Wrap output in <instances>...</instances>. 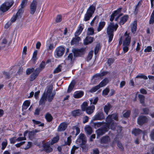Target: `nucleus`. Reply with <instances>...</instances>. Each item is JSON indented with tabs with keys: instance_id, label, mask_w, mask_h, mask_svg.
Segmentation results:
<instances>
[{
	"instance_id": "09e8293b",
	"label": "nucleus",
	"mask_w": 154,
	"mask_h": 154,
	"mask_svg": "<svg viewBox=\"0 0 154 154\" xmlns=\"http://www.w3.org/2000/svg\"><path fill=\"white\" fill-rule=\"evenodd\" d=\"M62 66L60 65H59L54 70L53 73H57L61 71Z\"/></svg>"
},
{
	"instance_id": "9d476101",
	"label": "nucleus",
	"mask_w": 154,
	"mask_h": 154,
	"mask_svg": "<svg viewBox=\"0 0 154 154\" xmlns=\"http://www.w3.org/2000/svg\"><path fill=\"white\" fill-rule=\"evenodd\" d=\"M124 39L123 41V45H129L131 40V37L126 31L124 35Z\"/></svg>"
},
{
	"instance_id": "bf43d9fd",
	"label": "nucleus",
	"mask_w": 154,
	"mask_h": 154,
	"mask_svg": "<svg viewBox=\"0 0 154 154\" xmlns=\"http://www.w3.org/2000/svg\"><path fill=\"white\" fill-rule=\"evenodd\" d=\"M38 51L37 50H35L33 54L32 60L34 61H35L36 59V57L37 55Z\"/></svg>"
},
{
	"instance_id": "b1692460",
	"label": "nucleus",
	"mask_w": 154,
	"mask_h": 154,
	"mask_svg": "<svg viewBox=\"0 0 154 154\" xmlns=\"http://www.w3.org/2000/svg\"><path fill=\"white\" fill-rule=\"evenodd\" d=\"M71 113L73 116L76 117L81 115L82 112L81 110L78 109L72 111Z\"/></svg>"
},
{
	"instance_id": "37998d69",
	"label": "nucleus",
	"mask_w": 154,
	"mask_h": 154,
	"mask_svg": "<svg viewBox=\"0 0 154 154\" xmlns=\"http://www.w3.org/2000/svg\"><path fill=\"white\" fill-rule=\"evenodd\" d=\"M32 121L35 124L38 125V126L43 127L44 126V124L43 123H41V122L39 121H36L34 119H33Z\"/></svg>"
},
{
	"instance_id": "774afa93",
	"label": "nucleus",
	"mask_w": 154,
	"mask_h": 154,
	"mask_svg": "<svg viewBox=\"0 0 154 154\" xmlns=\"http://www.w3.org/2000/svg\"><path fill=\"white\" fill-rule=\"evenodd\" d=\"M89 118L88 117L86 116L83 117V122L84 123L87 122L88 121Z\"/></svg>"
},
{
	"instance_id": "a211bd4d",
	"label": "nucleus",
	"mask_w": 154,
	"mask_h": 154,
	"mask_svg": "<svg viewBox=\"0 0 154 154\" xmlns=\"http://www.w3.org/2000/svg\"><path fill=\"white\" fill-rule=\"evenodd\" d=\"M43 147L44 150L47 153H50L53 151L52 148L50 146V144L48 143L44 144Z\"/></svg>"
},
{
	"instance_id": "e433bc0d",
	"label": "nucleus",
	"mask_w": 154,
	"mask_h": 154,
	"mask_svg": "<svg viewBox=\"0 0 154 154\" xmlns=\"http://www.w3.org/2000/svg\"><path fill=\"white\" fill-rule=\"evenodd\" d=\"M45 118L48 122L51 121L53 119V117L49 113H47L45 115Z\"/></svg>"
},
{
	"instance_id": "4be33fe9",
	"label": "nucleus",
	"mask_w": 154,
	"mask_h": 154,
	"mask_svg": "<svg viewBox=\"0 0 154 154\" xmlns=\"http://www.w3.org/2000/svg\"><path fill=\"white\" fill-rule=\"evenodd\" d=\"M75 83L76 82L74 80H73L72 81L68 87L67 91V93H70L72 90L75 86Z\"/></svg>"
},
{
	"instance_id": "69168bd1",
	"label": "nucleus",
	"mask_w": 154,
	"mask_h": 154,
	"mask_svg": "<svg viewBox=\"0 0 154 154\" xmlns=\"http://www.w3.org/2000/svg\"><path fill=\"white\" fill-rule=\"evenodd\" d=\"M152 48L150 46H148L146 49H145L144 51L145 52H149L152 51Z\"/></svg>"
},
{
	"instance_id": "9b49d317",
	"label": "nucleus",
	"mask_w": 154,
	"mask_h": 154,
	"mask_svg": "<svg viewBox=\"0 0 154 154\" xmlns=\"http://www.w3.org/2000/svg\"><path fill=\"white\" fill-rule=\"evenodd\" d=\"M65 48L63 46H60L57 47L55 50V53L58 57H60L63 55L64 52Z\"/></svg>"
},
{
	"instance_id": "f8f14e48",
	"label": "nucleus",
	"mask_w": 154,
	"mask_h": 154,
	"mask_svg": "<svg viewBox=\"0 0 154 154\" xmlns=\"http://www.w3.org/2000/svg\"><path fill=\"white\" fill-rule=\"evenodd\" d=\"M41 71L40 68H37L31 74L30 76V80L33 81L37 77L39 72Z\"/></svg>"
},
{
	"instance_id": "a878e982",
	"label": "nucleus",
	"mask_w": 154,
	"mask_h": 154,
	"mask_svg": "<svg viewBox=\"0 0 154 154\" xmlns=\"http://www.w3.org/2000/svg\"><path fill=\"white\" fill-rule=\"evenodd\" d=\"M94 39V38L91 37H87L84 40V44L87 45L92 43Z\"/></svg>"
},
{
	"instance_id": "1a4fd4ad",
	"label": "nucleus",
	"mask_w": 154,
	"mask_h": 154,
	"mask_svg": "<svg viewBox=\"0 0 154 154\" xmlns=\"http://www.w3.org/2000/svg\"><path fill=\"white\" fill-rule=\"evenodd\" d=\"M85 51V48H82L80 49H75L72 50L75 57L81 56L84 54Z\"/></svg>"
},
{
	"instance_id": "6e6552de",
	"label": "nucleus",
	"mask_w": 154,
	"mask_h": 154,
	"mask_svg": "<svg viewBox=\"0 0 154 154\" xmlns=\"http://www.w3.org/2000/svg\"><path fill=\"white\" fill-rule=\"evenodd\" d=\"M77 143L80 145H85L86 142V137L84 134H81L76 140Z\"/></svg>"
},
{
	"instance_id": "ddd939ff",
	"label": "nucleus",
	"mask_w": 154,
	"mask_h": 154,
	"mask_svg": "<svg viewBox=\"0 0 154 154\" xmlns=\"http://www.w3.org/2000/svg\"><path fill=\"white\" fill-rule=\"evenodd\" d=\"M37 5V3L35 0H33L32 2L30 5V13L31 14H34L36 10Z\"/></svg>"
},
{
	"instance_id": "aec40b11",
	"label": "nucleus",
	"mask_w": 154,
	"mask_h": 154,
	"mask_svg": "<svg viewBox=\"0 0 154 154\" xmlns=\"http://www.w3.org/2000/svg\"><path fill=\"white\" fill-rule=\"evenodd\" d=\"M84 94V92L81 91L75 92L73 94V97L76 99L82 97Z\"/></svg>"
},
{
	"instance_id": "7ed1b4c3",
	"label": "nucleus",
	"mask_w": 154,
	"mask_h": 154,
	"mask_svg": "<svg viewBox=\"0 0 154 154\" xmlns=\"http://www.w3.org/2000/svg\"><path fill=\"white\" fill-rule=\"evenodd\" d=\"M112 118L116 120H118L117 115L114 114L111 115H109L106 118V123L110 126V129L113 130L115 128L116 124L114 123V121L112 119Z\"/></svg>"
},
{
	"instance_id": "393cba45",
	"label": "nucleus",
	"mask_w": 154,
	"mask_h": 154,
	"mask_svg": "<svg viewBox=\"0 0 154 154\" xmlns=\"http://www.w3.org/2000/svg\"><path fill=\"white\" fill-rule=\"evenodd\" d=\"M112 106L109 103H108L104 107V110L106 115H108L109 110L112 108Z\"/></svg>"
},
{
	"instance_id": "603ef678",
	"label": "nucleus",
	"mask_w": 154,
	"mask_h": 154,
	"mask_svg": "<svg viewBox=\"0 0 154 154\" xmlns=\"http://www.w3.org/2000/svg\"><path fill=\"white\" fill-rule=\"evenodd\" d=\"M72 128L74 130H76V133L75 134L76 136L80 132V130L79 128L78 127L76 126H74Z\"/></svg>"
},
{
	"instance_id": "5fc2aeb1",
	"label": "nucleus",
	"mask_w": 154,
	"mask_h": 154,
	"mask_svg": "<svg viewBox=\"0 0 154 154\" xmlns=\"http://www.w3.org/2000/svg\"><path fill=\"white\" fill-rule=\"evenodd\" d=\"M34 69L33 68H28L26 70V74L27 75H29L32 72L34 71Z\"/></svg>"
},
{
	"instance_id": "473e14b6",
	"label": "nucleus",
	"mask_w": 154,
	"mask_h": 154,
	"mask_svg": "<svg viewBox=\"0 0 154 154\" xmlns=\"http://www.w3.org/2000/svg\"><path fill=\"white\" fill-rule=\"evenodd\" d=\"M27 133H28V136L30 138L32 136H33L35 135V134L33 131H25L23 134V135L24 137H26V135Z\"/></svg>"
},
{
	"instance_id": "8fccbe9b",
	"label": "nucleus",
	"mask_w": 154,
	"mask_h": 154,
	"mask_svg": "<svg viewBox=\"0 0 154 154\" xmlns=\"http://www.w3.org/2000/svg\"><path fill=\"white\" fill-rule=\"evenodd\" d=\"M28 0H23L22 3L20 5L21 8L23 10V8L26 5L27 3Z\"/></svg>"
},
{
	"instance_id": "de8ad7c7",
	"label": "nucleus",
	"mask_w": 154,
	"mask_h": 154,
	"mask_svg": "<svg viewBox=\"0 0 154 154\" xmlns=\"http://www.w3.org/2000/svg\"><path fill=\"white\" fill-rule=\"evenodd\" d=\"M136 78L143 79L145 80H146L148 79V78L147 76L144 75L142 74H140L139 75H138L136 77Z\"/></svg>"
},
{
	"instance_id": "c03bdc74",
	"label": "nucleus",
	"mask_w": 154,
	"mask_h": 154,
	"mask_svg": "<svg viewBox=\"0 0 154 154\" xmlns=\"http://www.w3.org/2000/svg\"><path fill=\"white\" fill-rule=\"evenodd\" d=\"M105 123L103 122H97L93 123V124L95 128H99Z\"/></svg>"
},
{
	"instance_id": "423d86ee",
	"label": "nucleus",
	"mask_w": 154,
	"mask_h": 154,
	"mask_svg": "<svg viewBox=\"0 0 154 154\" xmlns=\"http://www.w3.org/2000/svg\"><path fill=\"white\" fill-rule=\"evenodd\" d=\"M13 1L3 3L0 7V10L2 12H5L7 11L13 5Z\"/></svg>"
},
{
	"instance_id": "c9c22d12",
	"label": "nucleus",
	"mask_w": 154,
	"mask_h": 154,
	"mask_svg": "<svg viewBox=\"0 0 154 154\" xmlns=\"http://www.w3.org/2000/svg\"><path fill=\"white\" fill-rule=\"evenodd\" d=\"M138 98L139 99L141 103L143 106H145L144 103V96L141 94H139L138 96Z\"/></svg>"
},
{
	"instance_id": "7c9ffc66",
	"label": "nucleus",
	"mask_w": 154,
	"mask_h": 154,
	"mask_svg": "<svg viewBox=\"0 0 154 154\" xmlns=\"http://www.w3.org/2000/svg\"><path fill=\"white\" fill-rule=\"evenodd\" d=\"M137 27V22L136 21H134L132 23V25L131 27V31L133 33H135Z\"/></svg>"
},
{
	"instance_id": "6e6d98bb",
	"label": "nucleus",
	"mask_w": 154,
	"mask_h": 154,
	"mask_svg": "<svg viewBox=\"0 0 154 154\" xmlns=\"http://www.w3.org/2000/svg\"><path fill=\"white\" fill-rule=\"evenodd\" d=\"M62 20V17L60 15H58L56 19V21L57 23H59Z\"/></svg>"
},
{
	"instance_id": "4c0bfd02",
	"label": "nucleus",
	"mask_w": 154,
	"mask_h": 154,
	"mask_svg": "<svg viewBox=\"0 0 154 154\" xmlns=\"http://www.w3.org/2000/svg\"><path fill=\"white\" fill-rule=\"evenodd\" d=\"M122 10V8H120L118 9L117 10L115 11H114V13L116 15H117V17L116 18L115 20L117 21L118 20L119 18V17L120 16V15L119 14V13L120 12L121 10Z\"/></svg>"
},
{
	"instance_id": "e2e57ef3",
	"label": "nucleus",
	"mask_w": 154,
	"mask_h": 154,
	"mask_svg": "<svg viewBox=\"0 0 154 154\" xmlns=\"http://www.w3.org/2000/svg\"><path fill=\"white\" fill-rule=\"evenodd\" d=\"M114 61V59L113 58H109L108 60L107 63L109 66H110L112 64Z\"/></svg>"
},
{
	"instance_id": "dca6fc26",
	"label": "nucleus",
	"mask_w": 154,
	"mask_h": 154,
	"mask_svg": "<svg viewBox=\"0 0 154 154\" xmlns=\"http://www.w3.org/2000/svg\"><path fill=\"white\" fill-rule=\"evenodd\" d=\"M148 120V119L146 116H140L138 118L137 123L139 125H141L144 123L147 122Z\"/></svg>"
},
{
	"instance_id": "f03ea898",
	"label": "nucleus",
	"mask_w": 154,
	"mask_h": 154,
	"mask_svg": "<svg viewBox=\"0 0 154 154\" xmlns=\"http://www.w3.org/2000/svg\"><path fill=\"white\" fill-rule=\"evenodd\" d=\"M118 27L117 24H114L112 23H109L107 29V34L108 36V42L110 43L112 40L113 35V32L117 30Z\"/></svg>"
},
{
	"instance_id": "f704fd0d",
	"label": "nucleus",
	"mask_w": 154,
	"mask_h": 154,
	"mask_svg": "<svg viewBox=\"0 0 154 154\" xmlns=\"http://www.w3.org/2000/svg\"><path fill=\"white\" fill-rule=\"evenodd\" d=\"M142 132V131L139 129H134L132 131V133L135 136H137Z\"/></svg>"
},
{
	"instance_id": "c85d7f7f",
	"label": "nucleus",
	"mask_w": 154,
	"mask_h": 154,
	"mask_svg": "<svg viewBox=\"0 0 154 154\" xmlns=\"http://www.w3.org/2000/svg\"><path fill=\"white\" fill-rule=\"evenodd\" d=\"M128 18V15H125L122 17L119 23L120 25H123L127 20Z\"/></svg>"
},
{
	"instance_id": "58836bf2",
	"label": "nucleus",
	"mask_w": 154,
	"mask_h": 154,
	"mask_svg": "<svg viewBox=\"0 0 154 154\" xmlns=\"http://www.w3.org/2000/svg\"><path fill=\"white\" fill-rule=\"evenodd\" d=\"M47 50L48 51H51L55 47V46L53 44H47L46 45Z\"/></svg>"
},
{
	"instance_id": "864d4df0",
	"label": "nucleus",
	"mask_w": 154,
	"mask_h": 154,
	"mask_svg": "<svg viewBox=\"0 0 154 154\" xmlns=\"http://www.w3.org/2000/svg\"><path fill=\"white\" fill-rule=\"evenodd\" d=\"M71 136H69L67 138V141L66 142H65V145H70L71 142Z\"/></svg>"
},
{
	"instance_id": "2eb2a0df",
	"label": "nucleus",
	"mask_w": 154,
	"mask_h": 154,
	"mask_svg": "<svg viewBox=\"0 0 154 154\" xmlns=\"http://www.w3.org/2000/svg\"><path fill=\"white\" fill-rule=\"evenodd\" d=\"M68 124L65 122L61 123L58 126L57 131H62L65 130L67 127Z\"/></svg>"
},
{
	"instance_id": "4d7b16f0",
	"label": "nucleus",
	"mask_w": 154,
	"mask_h": 154,
	"mask_svg": "<svg viewBox=\"0 0 154 154\" xmlns=\"http://www.w3.org/2000/svg\"><path fill=\"white\" fill-rule=\"evenodd\" d=\"M93 54V51H91L88 53V55L87 57L88 59L90 60L92 58Z\"/></svg>"
},
{
	"instance_id": "6ab92c4d",
	"label": "nucleus",
	"mask_w": 154,
	"mask_h": 154,
	"mask_svg": "<svg viewBox=\"0 0 154 154\" xmlns=\"http://www.w3.org/2000/svg\"><path fill=\"white\" fill-rule=\"evenodd\" d=\"M110 141L109 137L106 135L102 137L100 139V143H101L108 144Z\"/></svg>"
},
{
	"instance_id": "0eeeda50",
	"label": "nucleus",
	"mask_w": 154,
	"mask_h": 154,
	"mask_svg": "<svg viewBox=\"0 0 154 154\" xmlns=\"http://www.w3.org/2000/svg\"><path fill=\"white\" fill-rule=\"evenodd\" d=\"M23 12V11L22 9H20L16 14L14 15L11 19V23L14 22L16 20L20 19L21 17V15Z\"/></svg>"
},
{
	"instance_id": "a18cd8bd",
	"label": "nucleus",
	"mask_w": 154,
	"mask_h": 154,
	"mask_svg": "<svg viewBox=\"0 0 154 154\" xmlns=\"http://www.w3.org/2000/svg\"><path fill=\"white\" fill-rule=\"evenodd\" d=\"M154 23V9L151 15L150 16V18L149 20V23L150 24H152Z\"/></svg>"
},
{
	"instance_id": "680f3d73",
	"label": "nucleus",
	"mask_w": 154,
	"mask_h": 154,
	"mask_svg": "<svg viewBox=\"0 0 154 154\" xmlns=\"http://www.w3.org/2000/svg\"><path fill=\"white\" fill-rule=\"evenodd\" d=\"M45 65V62L43 61L40 64L39 67H38V68H40L41 69V71L42 69L44 68Z\"/></svg>"
},
{
	"instance_id": "4468645a",
	"label": "nucleus",
	"mask_w": 154,
	"mask_h": 154,
	"mask_svg": "<svg viewBox=\"0 0 154 154\" xmlns=\"http://www.w3.org/2000/svg\"><path fill=\"white\" fill-rule=\"evenodd\" d=\"M105 117L103 113L101 112L97 113L94 116L93 120H101L104 119Z\"/></svg>"
},
{
	"instance_id": "5701e85b",
	"label": "nucleus",
	"mask_w": 154,
	"mask_h": 154,
	"mask_svg": "<svg viewBox=\"0 0 154 154\" xmlns=\"http://www.w3.org/2000/svg\"><path fill=\"white\" fill-rule=\"evenodd\" d=\"M95 109V106L94 105H92L91 106H89L87 107L86 109V111L87 114H91L92 113Z\"/></svg>"
},
{
	"instance_id": "13d9d810",
	"label": "nucleus",
	"mask_w": 154,
	"mask_h": 154,
	"mask_svg": "<svg viewBox=\"0 0 154 154\" xmlns=\"http://www.w3.org/2000/svg\"><path fill=\"white\" fill-rule=\"evenodd\" d=\"M78 148V147L75 146H73L71 151V154H74L75 150Z\"/></svg>"
},
{
	"instance_id": "49530a36",
	"label": "nucleus",
	"mask_w": 154,
	"mask_h": 154,
	"mask_svg": "<svg viewBox=\"0 0 154 154\" xmlns=\"http://www.w3.org/2000/svg\"><path fill=\"white\" fill-rule=\"evenodd\" d=\"M88 103L86 102H84L81 105L82 109L83 111H85L86 109L87 108L88 106Z\"/></svg>"
},
{
	"instance_id": "bb28decb",
	"label": "nucleus",
	"mask_w": 154,
	"mask_h": 154,
	"mask_svg": "<svg viewBox=\"0 0 154 154\" xmlns=\"http://www.w3.org/2000/svg\"><path fill=\"white\" fill-rule=\"evenodd\" d=\"M108 73V72H103L97 74L95 75L94 76V79H95L97 78L100 77L101 78L104 76L106 75Z\"/></svg>"
},
{
	"instance_id": "72a5a7b5",
	"label": "nucleus",
	"mask_w": 154,
	"mask_h": 154,
	"mask_svg": "<svg viewBox=\"0 0 154 154\" xmlns=\"http://www.w3.org/2000/svg\"><path fill=\"white\" fill-rule=\"evenodd\" d=\"M30 104L29 100H26L24 102L23 104V109H26L30 105Z\"/></svg>"
},
{
	"instance_id": "39448f33",
	"label": "nucleus",
	"mask_w": 154,
	"mask_h": 154,
	"mask_svg": "<svg viewBox=\"0 0 154 154\" xmlns=\"http://www.w3.org/2000/svg\"><path fill=\"white\" fill-rule=\"evenodd\" d=\"M110 126L107 123L103 127L96 131V132L98 137H100L107 132Z\"/></svg>"
},
{
	"instance_id": "20e7f679",
	"label": "nucleus",
	"mask_w": 154,
	"mask_h": 154,
	"mask_svg": "<svg viewBox=\"0 0 154 154\" xmlns=\"http://www.w3.org/2000/svg\"><path fill=\"white\" fill-rule=\"evenodd\" d=\"M95 9V5H94L93 4L88 8L86 14L85 15L84 18V21H87L90 20L94 13Z\"/></svg>"
},
{
	"instance_id": "3c124183",
	"label": "nucleus",
	"mask_w": 154,
	"mask_h": 154,
	"mask_svg": "<svg viewBox=\"0 0 154 154\" xmlns=\"http://www.w3.org/2000/svg\"><path fill=\"white\" fill-rule=\"evenodd\" d=\"M98 100V98L96 97L94 98L91 99L90 100V101L91 104H95L97 102Z\"/></svg>"
},
{
	"instance_id": "412c9836",
	"label": "nucleus",
	"mask_w": 154,
	"mask_h": 154,
	"mask_svg": "<svg viewBox=\"0 0 154 154\" xmlns=\"http://www.w3.org/2000/svg\"><path fill=\"white\" fill-rule=\"evenodd\" d=\"M81 39L78 36H75L74 38H73L71 41L72 45H74L78 44Z\"/></svg>"
},
{
	"instance_id": "2f4dec72",
	"label": "nucleus",
	"mask_w": 154,
	"mask_h": 154,
	"mask_svg": "<svg viewBox=\"0 0 154 154\" xmlns=\"http://www.w3.org/2000/svg\"><path fill=\"white\" fill-rule=\"evenodd\" d=\"M85 131L87 134L90 135L93 132L92 128L89 126H86L85 128Z\"/></svg>"
},
{
	"instance_id": "c756f323",
	"label": "nucleus",
	"mask_w": 154,
	"mask_h": 154,
	"mask_svg": "<svg viewBox=\"0 0 154 154\" xmlns=\"http://www.w3.org/2000/svg\"><path fill=\"white\" fill-rule=\"evenodd\" d=\"M105 25V22L102 21L100 22L98 24V26L97 29V32H99L101 31L104 26Z\"/></svg>"
},
{
	"instance_id": "cd10ccee",
	"label": "nucleus",
	"mask_w": 154,
	"mask_h": 154,
	"mask_svg": "<svg viewBox=\"0 0 154 154\" xmlns=\"http://www.w3.org/2000/svg\"><path fill=\"white\" fill-rule=\"evenodd\" d=\"M109 82V80L108 78H105L99 84L100 87H104L106 86Z\"/></svg>"
},
{
	"instance_id": "052dcab7",
	"label": "nucleus",
	"mask_w": 154,
	"mask_h": 154,
	"mask_svg": "<svg viewBox=\"0 0 154 154\" xmlns=\"http://www.w3.org/2000/svg\"><path fill=\"white\" fill-rule=\"evenodd\" d=\"M109 90L108 88H106L104 89L103 91V94L105 95H107L109 92Z\"/></svg>"
},
{
	"instance_id": "f3484780",
	"label": "nucleus",
	"mask_w": 154,
	"mask_h": 154,
	"mask_svg": "<svg viewBox=\"0 0 154 154\" xmlns=\"http://www.w3.org/2000/svg\"><path fill=\"white\" fill-rule=\"evenodd\" d=\"M84 28V25L82 24H80L79 26L78 29L75 33V36H79L82 32Z\"/></svg>"
},
{
	"instance_id": "79ce46f5",
	"label": "nucleus",
	"mask_w": 154,
	"mask_h": 154,
	"mask_svg": "<svg viewBox=\"0 0 154 154\" xmlns=\"http://www.w3.org/2000/svg\"><path fill=\"white\" fill-rule=\"evenodd\" d=\"M94 33V30L92 27H90L88 28L87 34L89 35H92Z\"/></svg>"
},
{
	"instance_id": "0e129e2a",
	"label": "nucleus",
	"mask_w": 154,
	"mask_h": 154,
	"mask_svg": "<svg viewBox=\"0 0 154 154\" xmlns=\"http://www.w3.org/2000/svg\"><path fill=\"white\" fill-rule=\"evenodd\" d=\"M130 114V111L128 110L123 114V116L125 118H127L129 116Z\"/></svg>"
},
{
	"instance_id": "a19ab883",
	"label": "nucleus",
	"mask_w": 154,
	"mask_h": 154,
	"mask_svg": "<svg viewBox=\"0 0 154 154\" xmlns=\"http://www.w3.org/2000/svg\"><path fill=\"white\" fill-rule=\"evenodd\" d=\"M59 139V136L58 135L56 136L55 137H54L52 140L51 144L53 145V144L57 142Z\"/></svg>"
},
{
	"instance_id": "ea45409f",
	"label": "nucleus",
	"mask_w": 154,
	"mask_h": 154,
	"mask_svg": "<svg viewBox=\"0 0 154 154\" xmlns=\"http://www.w3.org/2000/svg\"><path fill=\"white\" fill-rule=\"evenodd\" d=\"M100 87L98 85L94 87H93L91 90H89V92L91 93H94L96 91L99 89Z\"/></svg>"
},
{
	"instance_id": "338daca9",
	"label": "nucleus",
	"mask_w": 154,
	"mask_h": 154,
	"mask_svg": "<svg viewBox=\"0 0 154 154\" xmlns=\"http://www.w3.org/2000/svg\"><path fill=\"white\" fill-rule=\"evenodd\" d=\"M124 47L123 48V50L124 53H125L127 52L128 50L129 45H123Z\"/></svg>"
},
{
	"instance_id": "f257e3e1",
	"label": "nucleus",
	"mask_w": 154,
	"mask_h": 154,
	"mask_svg": "<svg viewBox=\"0 0 154 154\" xmlns=\"http://www.w3.org/2000/svg\"><path fill=\"white\" fill-rule=\"evenodd\" d=\"M52 87H50L48 88L47 91L46 96H45V93H44L39 101V104L40 105L44 103L46 99H47L49 102L52 101L55 94V92H52Z\"/></svg>"
}]
</instances>
